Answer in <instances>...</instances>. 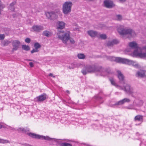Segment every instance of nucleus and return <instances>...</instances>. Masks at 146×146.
<instances>
[{
  "label": "nucleus",
  "mask_w": 146,
  "mask_h": 146,
  "mask_svg": "<svg viewBox=\"0 0 146 146\" xmlns=\"http://www.w3.org/2000/svg\"><path fill=\"white\" fill-rule=\"evenodd\" d=\"M119 43V42L117 40L114 39L111 41H108L107 43V45L108 47L112 46L116 44Z\"/></svg>",
  "instance_id": "nucleus-14"
},
{
  "label": "nucleus",
  "mask_w": 146,
  "mask_h": 146,
  "mask_svg": "<svg viewBox=\"0 0 146 146\" xmlns=\"http://www.w3.org/2000/svg\"><path fill=\"white\" fill-rule=\"evenodd\" d=\"M53 78H55V77L53 75V76H52Z\"/></svg>",
  "instance_id": "nucleus-47"
},
{
  "label": "nucleus",
  "mask_w": 146,
  "mask_h": 146,
  "mask_svg": "<svg viewBox=\"0 0 146 146\" xmlns=\"http://www.w3.org/2000/svg\"><path fill=\"white\" fill-rule=\"evenodd\" d=\"M65 23L62 21H58L57 22V28L62 29L65 27Z\"/></svg>",
  "instance_id": "nucleus-18"
},
{
  "label": "nucleus",
  "mask_w": 146,
  "mask_h": 146,
  "mask_svg": "<svg viewBox=\"0 0 146 146\" xmlns=\"http://www.w3.org/2000/svg\"><path fill=\"white\" fill-rule=\"evenodd\" d=\"M22 48L24 50L26 51H28L30 49V48L29 46L26 45H22Z\"/></svg>",
  "instance_id": "nucleus-27"
},
{
  "label": "nucleus",
  "mask_w": 146,
  "mask_h": 146,
  "mask_svg": "<svg viewBox=\"0 0 146 146\" xmlns=\"http://www.w3.org/2000/svg\"><path fill=\"white\" fill-rule=\"evenodd\" d=\"M130 102V100L127 98H125L122 100L116 103L115 105H120L123 104L125 102Z\"/></svg>",
  "instance_id": "nucleus-15"
},
{
  "label": "nucleus",
  "mask_w": 146,
  "mask_h": 146,
  "mask_svg": "<svg viewBox=\"0 0 146 146\" xmlns=\"http://www.w3.org/2000/svg\"><path fill=\"white\" fill-rule=\"evenodd\" d=\"M136 76L138 77L143 78L145 76V73L143 70H140L138 71L136 74Z\"/></svg>",
  "instance_id": "nucleus-16"
},
{
  "label": "nucleus",
  "mask_w": 146,
  "mask_h": 146,
  "mask_svg": "<svg viewBox=\"0 0 146 146\" xmlns=\"http://www.w3.org/2000/svg\"><path fill=\"white\" fill-rule=\"evenodd\" d=\"M10 43V42L9 41L5 40L2 41L1 44L3 46H7Z\"/></svg>",
  "instance_id": "nucleus-21"
},
{
  "label": "nucleus",
  "mask_w": 146,
  "mask_h": 146,
  "mask_svg": "<svg viewBox=\"0 0 146 146\" xmlns=\"http://www.w3.org/2000/svg\"><path fill=\"white\" fill-rule=\"evenodd\" d=\"M118 31L121 35L123 36L127 35L131 37H134L136 35L135 32L131 29L119 28L118 29Z\"/></svg>",
  "instance_id": "nucleus-3"
},
{
  "label": "nucleus",
  "mask_w": 146,
  "mask_h": 146,
  "mask_svg": "<svg viewBox=\"0 0 146 146\" xmlns=\"http://www.w3.org/2000/svg\"><path fill=\"white\" fill-rule=\"evenodd\" d=\"M34 47L35 48L38 49L41 47V46L38 43L36 42L34 44Z\"/></svg>",
  "instance_id": "nucleus-29"
},
{
  "label": "nucleus",
  "mask_w": 146,
  "mask_h": 146,
  "mask_svg": "<svg viewBox=\"0 0 146 146\" xmlns=\"http://www.w3.org/2000/svg\"><path fill=\"white\" fill-rule=\"evenodd\" d=\"M53 74H52L51 73H50L49 74V76H52V77L53 76Z\"/></svg>",
  "instance_id": "nucleus-43"
},
{
  "label": "nucleus",
  "mask_w": 146,
  "mask_h": 146,
  "mask_svg": "<svg viewBox=\"0 0 146 146\" xmlns=\"http://www.w3.org/2000/svg\"><path fill=\"white\" fill-rule=\"evenodd\" d=\"M12 129V130H14L15 129H14V128H13V129Z\"/></svg>",
  "instance_id": "nucleus-48"
},
{
  "label": "nucleus",
  "mask_w": 146,
  "mask_h": 146,
  "mask_svg": "<svg viewBox=\"0 0 146 146\" xmlns=\"http://www.w3.org/2000/svg\"><path fill=\"white\" fill-rule=\"evenodd\" d=\"M120 89H121L122 90H123L124 87L123 88L122 87H120Z\"/></svg>",
  "instance_id": "nucleus-46"
},
{
  "label": "nucleus",
  "mask_w": 146,
  "mask_h": 146,
  "mask_svg": "<svg viewBox=\"0 0 146 146\" xmlns=\"http://www.w3.org/2000/svg\"><path fill=\"white\" fill-rule=\"evenodd\" d=\"M60 145V146H72L71 144L66 143H61Z\"/></svg>",
  "instance_id": "nucleus-31"
},
{
  "label": "nucleus",
  "mask_w": 146,
  "mask_h": 146,
  "mask_svg": "<svg viewBox=\"0 0 146 146\" xmlns=\"http://www.w3.org/2000/svg\"><path fill=\"white\" fill-rule=\"evenodd\" d=\"M98 37L102 39H105L107 38V36L105 34H101L99 33H98Z\"/></svg>",
  "instance_id": "nucleus-22"
},
{
  "label": "nucleus",
  "mask_w": 146,
  "mask_h": 146,
  "mask_svg": "<svg viewBox=\"0 0 146 146\" xmlns=\"http://www.w3.org/2000/svg\"><path fill=\"white\" fill-rule=\"evenodd\" d=\"M117 72L118 73L117 77L120 82H123L124 78V76L122 74L120 71L118 70Z\"/></svg>",
  "instance_id": "nucleus-17"
},
{
  "label": "nucleus",
  "mask_w": 146,
  "mask_h": 146,
  "mask_svg": "<svg viewBox=\"0 0 146 146\" xmlns=\"http://www.w3.org/2000/svg\"><path fill=\"white\" fill-rule=\"evenodd\" d=\"M16 2H13L10 5L9 9L12 11H14V5L15 4Z\"/></svg>",
  "instance_id": "nucleus-25"
},
{
  "label": "nucleus",
  "mask_w": 146,
  "mask_h": 146,
  "mask_svg": "<svg viewBox=\"0 0 146 146\" xmlns=\"http://www.w3.org/2000/svg\"><path fill=\"white\" fill-rule=\"evenodd\" d=\"M42 35L47 37L50 36L51 35L50 32L47 31H44L42 33Z\"/></svg>",
  "instance_id": "nucleus-24"
},
{
  "label": "nucleus",
  "mask_w": 146,
  "mask_h": 146,
  "mask_svg": "<svg viewBox=\"0 0 146 146\" xmlns=\"http://www.w3.org/2000/svg\"><path fill=\"white\" fill-rule=\"evenodd\" d=\"M17 16V14L15 13H14L13 14V18H15Z\"/></svg>",
  "instance_id": "nucleus-39"
},
{
  "label": "nucleus",
  "mask_w": 146,
  "mask_h": 146,
  "mask_svg": "<svg viewBox=\"0 0 146 146\" xmlns=\"http://www.w3.org/2000/svg\"><path fill=\"white\" fill-rule=\"evenodd\" d=\"M5 36L4 34L0 35V40H3L4 39Z\"/></svg>",
  "instance_id": "nucleus-37"
},
{
  "label": "nucleus",
  "mask_w": 146,
  "mask_h": 146,
  "mask_svg": "<svg viewBox=\"0 0 146 146\" xmlns=\"http://www.w3.org/2000/svg\"><path fill=\"white\" fill-rule=\"evenodd\" d=\"M109 80L110 81L111 84L115 86H116V84L115 82L114 79L113 78H109Z\"/></svg>",
  "instance_id": "nucleus-33"
},
{
  "label": "nucleus",
  "mask_w": 146,
  "mask_h": 146,
  "mask_svg": "<svg viewBox=\"0 0 146 146\" xmlns=\"http://www.w3.org/2000/svg\"><path fill=\"white\" fill-rule=\"evenodd\" d=\"M117 20L120 21L122 19V16L120 15H117L116 16Z\"/></svg>",
  "instance_id": "nucleus-32"
},
{
  "label": "nucleus",
  "mask_w": 146,
  "mask_h": 146,
  "mask_svg": "<svg viewBox=\"0 0 146 146\" xmlns=\"http://www.w3.org/2000/svg\"><path fill=\"white\" fill-rule=\"evenodd\" d=\"M38 51H39V50H38V49H36V48H35V49H33L31 51V53L33 54V53H34V52H38Z\"/></svg>",
  "instance_id": "nucleus-34"
},
{
  "label": "nucleus",
  "mask_w": 146,
  "mask_h": 146,
  "mask_svg": "<svg viewBox=\"0 0 146 146\" xmlns=\"http://www.w3.org/2000/svg\"><path fill=\"white\" fill-rule=\"evenodd\" d=\"M102 68L101 66H96L95 65H87L82 70V72L84 75H86L88 73L101 71Z\"/></svg>",
  "instance_id": "nucleus-2"
},
{
  "label": "nucleus",
  "mask_w": 146,
  "mask_h": 146,
  "mask_svg": "<svg viewBox=\"0 0 146 146\" xmlns=\"http://www.w3.org/2000/svg\"><path fill=\"white\" fill-rule=\"evenodd\" d=\"M104 3V6L106 8H110L113 6V2L110 0H105Z\"/></svg>",
  "instance_id": "nucleus-11"
},
{
  "label": "nucleus",
  "mask_w": 146,
  "mask_h": 146,
  "mask_svg": "<svg viewBox=\"0 0 146 146\" xmlns=\"http://www.w3.org/2000/svg\"><path fill=\"white\" fill-rule=\"evenodd\" d=\"M58 37L63 42L66 44L67 42L70 39V34L69 32H65L60 31L57 33Z\"/></svg>",
  "instance_id": "nucleus-4"
},
{
  "label": "nucleus",
  "mask_w": 146,
  "mask_h": 146,
  "mask_svg": "<svg viewBox=\"0 0 146 146\" xmlns=\"http://www.w3.org/2000/svg\"><path fill=\"white\" fill-rule=\"evenodd\" d=\"M46 98V95L45 94H43L37 97L36 98L38 100V101L41 102L44 100Z\"/></svg>",
  "instance_id": "nucleus-19"
},
{
  "label": "nucleus",
  "mask_w": 146,
  "mask_h": 146,
  "mask_svg": "<svg viewBox=\"0 0 146 146\" xmlns=\"http://www.w3.org/2000/svg\"><path fill=\"white\" fill-rule=\"evenodd\" d=\"M0 143H10V141L8 140H4L0 138Z\"/></svg>",
  "instance_id": "nucleus-30"
},
{
  "label": "nucleus",
  "mask_w": 146,
  "mask_h": 146,
  "mask_svg": "<svg viewBox=\"0 0 146 146\" xmlns=\"http://www.w3.org/2000/svg\"><path fill=\"white\" fill-rule=\"evenodd\" d=\"M108 73H110L111 72H108Z\"/></svg>",
  "instance_id": "nucleus-49"
},
{
  "label": "nucleus",
  "mask_w": 146,
  "mask_h": 146,
  "mask_svg": "<svg viewBox=\"0 0 146 146\" xmlns=\"http://www.w3.org/2000/svg\"><path fill=\"white\" fill-rule=\"evenodd\" d=\"M137 106H139L138 105H137Z\"/></svg>",
  "instance_id": "nucleus-50"
},
{
  "label": "nucleus",
  "mask_w": 146,
  "mask_h": 146,
  "mask_svg": "<svg viewBox=\"0 0 146 146\" xmlns=\"http://www.w3.org/2000/svg\"><path fill=\"white\" fill-rule=\"evenodd\" d=\"M21 42L18 40H13L12 42L13 48L12 49V52H13L14 51L17 50Z\"/></svg>",
  "instance_id": "nucleus-8"
},
{
  "label": "nucleus",
  "mask_w": 146,
  "mask_h": 146,
  "mask_svg": "<svg viewBox=\"0 0 146 146\" xmlns=\"http://www.w3.org/2000/svg\"><path fill=\"white\" fill-rule=\"evenodd\" d=\"M143 120V116L140 115H138L135 117L134 118L135 121H140Z\"/></svg>",
  "instance_id": "nucleus-23"
},
{
  "label": "nucleus",
  "mask_w": 146,
  "mask_h": 146,
  "mask_svg": "<svg viewBox=\"0 0 146 146\" xmlns=\"http://www.w3.org/2000/svg\"><path fill=\"white\" fill-rule=\"evenodd\" d=\"M26 60L27 61H33V62H35V61L33 60H30V59H27Z\"/></svg>",
  "instance_id": "nucleus-42"
},
{
  "label": "nucleus",
  "mask_w": 146,
  "mask_h": 146,
  "mask_svg": "<svg viewBox=\"0 0 146 146\" xmlns=\"http://www.w3.org/2000/svg\"><path fill=\"white\" fill-rule=\"evenodd\" d=\"M126 108L128 109H134V108H132V107H127Z\"/></svg>",
  "instance_id": "nucleus-41"
},
{
  "label": "nucleus",
  "mask_w": 146,
  "mask_h": 146,
  "mask_svg": "<svg viewBox=\"0 0 146 146\" xmlns=\"http://www.w3.org/2000/svg\"><path fill=\"white\" fill-rule=\"evenodd\" d=\"M70 44H74L75 43V41L72 38H70V39L69 40Z\"/></svg>",
  "instance_id": "nucleus-35"
},
{
  "label": "nucleus",
  "mask_w": 146,
  "mask_h": 146,
  "mask_svg": "<svg viewBox=\"0 0 146 146\" xmlns=\"http://www.w3.org/2000/svg\"><path fill=\"white\" fill-rule=\"evenodd\" d=\"M123 90L129 94L132 95L133 93V88L131 87L130 85L128 84H126L124 86Z\"/></svg>",
  "instance_id": "nucleus-9"
},
{
  "label": "nucleus",
  "mask_w": 146,
  "mask_h": 146,
  "mask_svg": "<svg viewBox=\"0 0 146 146\" xmlns=\"http://www.w3.org/2000/svg\"><path fill=\"white\" fill-rule=\"evenodd\" d=\"M1 123H0V129H1L3 127H4L1 124Z\"/></svg>",
  "instance_id": "nucleus-40"
},
{
  "label": "nucleus",
  "mask_w": 146,
  "mask_h": 146,
  "mask_svg": "<svg viewBox=\"0 0 146 146\" xmlns=\"http://www.w3.org/2000/svg\"><path fill=\"white\" fill-rule=\"evenodd\" d=\"M78 66V64L76 63L71 64L69 66V68L70 69H73Z\"/></svg>",
  "instance_id": "nucleus-28"
},
{
  "label": "nucleus",
  "mask_w": 146,
  "mask_h": 146,
  "mask_svg": "<svg viewBox=\"0 0 146 146\" xmlns=\"http://www.w3.org/2000/svg\"><path fill=\"white\" fill-rule=\"evenodd\" d=\"M88 34L92 37H97L98 33L97 32L93 30H90L87 32Z\"/></svg>",
  "instance_id": "nucleus-12"
},
{
  "label": "nucleus",
  "mask_w": 146,
  "mask_h": 146,
  "mask_svg": "<svg viewBox=\"0 0 146 146\" xmlns=\"http://www.w3.org/2000/svg\"><path fill=\"white\" fill-rule=\"evenodd\" d=\"M66 92H67L68 94H69L70 93V92H69V91H68V90H66Z\"/></svg>",
  "instance_id": "nucleus-45"
},
{
  "label": "nucleus",
  "mask_w": 146,
  "mask_h": 146,
  "mask_svg": "<svg viewBox=\"0 0 146 146\" xmlns=\"http://www.w3.org/2000/svg\"><path fill=\"white\" fill-rule=\"evenodd\" d=\"M28 134L29 136L33 138L41 139H44L48 141H51L53 139H55L50 138L48 136H44L36 134L34 133H28Z\"/></svg>",
  "instance_id": "nucleus-7"
},
{
  "label": "nucleus",
  "mask_w": 146,
  "mask_h": 146,
  "mask_svg": "<svg viewBox=\"0 0 146 146\" xmlns=\"http://www.w3.org/2000/svg\"><path fill=\"white\" fill-rule=\"evenodd\" d=\"M46 17L50 20L56 19L58 17L56 13L54 12H47L46 13Z\"/></svg>",
  "instance_id": "nucleus-10"
},
{
  "label": "nucleus",
  "mask_w": 146,
  "mask_h": 146,
  "mask_svg": "<svg viewBox=\"0 0 146 146\" xmlns=\"http://www.w3.org/2000/svg\"><path fill=\"white\" fill-rule=\"evenodd\" d=\"M115 60L117 62H118L129 65L132 64L136 67H137L138 66V64H136L134 61L120 57H117L115 58Z\"/></svg>",
  "instance_id": "nucleus-5"
},
{
  "label": "nucleus",
  "mask_w": 146,
  "mask_h": 146,
  "mask_svg": "<svg viewBox=\"0 0 146 146\" xmlns=\"http://www.w3.org/2000/svg\"><path fill=\"white\" fill-rule=\"evenodd\" d=\"M119 0L121 1H123V2H124L126 1V0Z\"/></svg>",
  "instance_id": "nucleus-44"
},
{
  "label": "nucleus",
  "mask_w": 146,
  "mask_h": 146,
  "mask_svg": "<svg viewBox=\"0 0 146 146\" xmlns=\"http://www.w3.org/2000/svg\"><path fill=\"white\" fill-rule=\"evenodd\" d=\"M32 29L34 31L39 32L43 30L44 27L40 25H34L33 26Z\"/></svg>",
  "instance_id": "nucleus-13"
},
{
  "label": "nucleus",
  "mask_w": 146,
  "mask_h": 146,
  "mask_svg": "<svg viewBox=\"0 0 146 146\" xmlns=\"http://www.w3.org/2000/svg\"><path fill=\"white\" fill-rule=\"evenodd\" d=\"M129 48L126 49L127 52H130L133 51V54L134 55L138 56L141 58L146 57V46H143L141 48V50L142 52H145L139 53L138 51L137 44L135 42H132L129 43Z\"/></svg>",
  "instance_id": "nucleus-1"
},
{
  "label": "nucleus",
  "mask_w": 146,
  "mask_h": 146,
  "mask_svg": "<svg viewBox=\"0 0 146 146\" xmlns=\"http://www.w3.org/2000/svg\"><path fill=\"white\" fill-rule=\"evenodd\" d=\"M29 64L31 67H33L34 66L33 63L32 62H29Z\"/></svg>",
  "instance_id": "nucleus-38"
},
{
  "label": "nucleus",
  "mask_w": 146,
  "mask_h": 146,
  "mask_svg": "<svg viewBox=\"0 0 146 146\" xmlns=\"http://www.w3.org/2000/svg\"><path fill=\"white\" fill-rule=\"evenodd\" d=\"M77 56L80 59H84L85 58V56L84 54L80 53L78 54Z\"/></svg>",
  "instance_id": "nucleus-26"
},
{
  "label": "nucleus",
  "mask_w": 146,
  "mask_h": 146,
  "mask_svg": "<svg viewBox=\"0 0 146 146\" xmlns=\"http://www.w3.org/2000/svg\"><path fill=\"white\" fill-rule=\"evenodd\" d=\"M72 5V3L70 2H65L63 5L62 10L63 13L65 14H67L69 13L71 11Z\"/></svg>",
  "instance_id": "nucleus-6"
},
{
  "label": "nucleus",
  "mask_w": 146,
  "mask_h": 146,
  "mask_svg": "<svg viewBox=\"0 0 146 146\" xmlns=\"http://www.w3.org/2000/svg\"><path fill=\"white\" fill-rule=\"evenodd\" d=\"M17 130L19 132L25 133L29 131V129L27 128H23L20 127L17 129Z\"/></svg>",
  "instance_id": "nucleus-20"
},
{
  "label": "nucleus",
  "mask_w": 146,
  "mask_h": 146,
  "mask_svg": "<svg viewBox=\"0 0 146 146\" xmlns=\"http://www.w3.org/2000/svg\"><path fill=\"white\" fill-rule=\"evenodd\" d=\"M25 41L27 43H29L31 42V40L29 38H27L25 39Z\"/></svg>",
  "instance_id": "nucleus-36"
}]
</instances>
